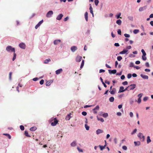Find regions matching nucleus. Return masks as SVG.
<instances>
[{
	"mask_svg": "<svg viewBox=\"0 0 153 153\" xmlns=\"http://www.w3.org/2000/svg\"><path fill=\"white\" fill-rule=\"evenodd\" d=\"M117 115L118 116H120L121 115V113L120 112H117Z\"/></svg>",
	"mask_w": 153,
	"mask_h": 153,
	"instance_id": "69168bd1",
	"label": "nucleus"
},
{
	"mask_svg": "<svg viewBox=\"0 0 153 153\" xmlns=\"http://www.w3.org/2000/svg\"><path fill=\"white\" fill-rule=\"evenodd\" d=\"M136 87L135 84H131L129 86H128L129 87V90H132L134 89Z\"/></svg>",
	"mask_w": 153,
	"mask_h": 153,
	"instance_id": "423d86ee",
	"label": "nucleus"
},
{
	"mask_svg": "<svg viewBox=\"0 0 153 153\" xmlns=\"http://www.w3.org/2000/svg\"><path fill=\"white\" fill-rule=\"evenodd\" d=\"M116 91V90L115 88H114L112 90L110 91V92L111 94H114L115 93Z\"/></svg>",
	"mask_w": 153,
	"mask_h": 153,
	"instance_id": "aec40b11",
	"label": "nucleus"
},
{
	"mask_svg": "<svg viewBox=\"0 0 153 153\" xmlns=\"http://www.w3.org/2000/svg\"><path fill=\"white\" fill-rule=\"evenodd\" d=\"M97 120H99L100 121L102 122H103L104 121V120L102 118H99L98 117H97Z\"/></svg>",
	"mask_w": 153,
	"mask_h": 153,
	"instance_id": "f704fd0d",
	"label": "nucleus"
},
{
	"mask_svg": "<svg viewBox=\"0 0 153 153\" xmlns=\"http://www.w3.org/2000/svg\"><path fill=\"white\" fill-rule=\"evenodd\" d=\"M77 150H78V151L79 152H83L82 149H81L79 147H77Z\"/></svg>",
	"mask_w": 153,
	"mask_h": 153,
	"instance_id": "79ce46f5",
	"label": "nucleus"
},
{
	"mask_svg": "<svg viewBox=\"0 0 153 153\" xmlns=\"http://www.w3.org/2000/svg\"><path fill=\"white\" fill-rule=\"evenodd\" d=\"M25 134L26 136L27 137H30V136L28 134V132L27 131H25Z\"/></svg>",
	"mask_w": 153,
	"mask_h": 153,
	"instance_id": "c756f323",
	"label": "nucleus"
},
{
	"mask_svg": "<svg viewBox=\"0 0 153 153\" xmlns=\"http://www.w3.org/2000/svg\"><path fill=\"white\" fill-rule=\"evenodd\" d=\"M53 12L52 11L50 10L47 13L46 16L47 17H50L53 14Z\"/></svg>",
	"mask_w": 153,
	"mask_h": 153,
	"instance_id": "39448f33",
	"label": "nucleus"
},
{
	"mask_svg": "<svg viewBox=\"0 0 153 153\" xmlns=\"http://www.w3.org/2000/svg\"><path fill=\"white\" fill-rule=\"evenodd\" d=\"M102 116L104 117H106L108 116V114L107 113H104L102 114Z\"/></svg>",
	"mask_w": 153,
	"mask_h": 153,
	"instance_id": "4c0bfd02",
	"label": "nucleus"
},
{
	"mask_svg": "<svg viewBox=\"0 0 153 153\" xmlns=\"http://www.w3.org/2000/svg\"><path fill=\"white\" fill-rule=\"evenodd\" d=\"M76 143L75 141H73L71 144V146L73 147L75 146L76 145Z\"/></svg>",
	"mask_w": 153,
	"mask_h": 153,
	"instance_id": "5701e85b",
	"label": "nucleus"
},
{
	"mask_svg": "<svg viewBox=\"0 0 153 153\" xmlns=\"http://www.w3.org/2000/svg\"><path fill=\"white\" fill-rule=\"evenodd\" d=\"M122 148L123 149L125 150H126L127 149V147L125 146H123L122 147Z\"/></svg>",
	"mask_w": 153,
	"mask_h": 153,
	"instance_id": "bf43d9fd",
	"label": "nucleus"
},
{
	"mask_svg": "<svg viewBox=\"0 0 153 153\" xmlns=\"http://www.w3.org/2000/svg\"><path fill=\"white\" fill-rule=\"evenodd\" d=\"M151 142V140L150 139V137L149 136L147 137V143H149Z\"/></svg>",
	"mask_w": 153,
	"mask_h": 153,
	"instance_id": "bb28decb",
	"label": "nucleus"
},
{
	"mask_svg": "<svg viewBox=\"0 0 153 153\" xmlns=\"http://www.w3.org/2000/svg\"><path fill=\"white\" fill-rule=\"evenodd\" d=\"M94 3H95V5L96 6H97L99 3L98 0H94Z\"/></svg>",
	"mask_w": 153,
	"mask_h": 153,
	"instance_id": "ea45409f",
	"label": "nucleus"
},
{
	"mask_svg": "<svg viewBox=\"0 0 153 153\" xmlns=\"http://www.w3.org/2000/svg\"><path fill=\"white\" fill-rule=\"evenodd\" d=\"M12 72H10L9 74V79L11 80V76L12 75Z\"/></svg>",
	"mask_w": 153,
	"mask_h": 153,
	"instance_id": "a18cd8bd",
	"label": "nucleus"
},
{
	"mask_svg": "<svg viewBox=\"0 0 153 153\" xmlns=\"http://www.w3.org/2000/svg\"><path fill=\"white\" fill-rule=\"evenodd\" d=\"M124 88L123 86H121L120 88V89L119 91V92H123L124 91Z\"/></svg>",
	"mask_w": 153,
	"mask_h": 153,
	"instance_id": "f3484780",
	"label": "nucleus"
},
{
	"mask_svg": "<svg viewBox=\"0 0 153 153\" xmlns=\"http://www.w3.org/2000/svg\"><path fill=\"white\" fill-rule=\"evenodd\" d=\"M77 49V47L76 46H73L71 47V50L73 52H74Z\"/></svg>",
	"mask_w": 153,
	"mask_h": 153,
	"instance_id": "9d476101",
	"label": "nucleus"
},
{
	"mask_svg": "<svg viewBox=\"0 0 153 153\" xmlns=\"http://www.w3.org/2000/svg\"><path fill=\"white\" fill-rule=\"evenodd\" d=\"M117 33L121 35V30L120 29H118L117 31Z\"/></svg>",
	"mask_w": 153,
	"mask_h": 153,
	"instance_id": "13d9d810",
	"label": "nucleus"
},
{
	"mask_svg": "<svg viewBox=\"0 0 153 153\" xmlns=\"http://www.w3.org/2000/svg\"><path fill=\"white\" fill-rule=\"evenodd\" d=\"M145 71L147 72H149L150 71V70L148 69H146L145 70Z\"/></svg>",
	"mask_w": 153,
	"mask_h": 153,
	"instance_id": "774afa93",
	"label": "nucleus"
},
{
	"mask_svg": "<svg viewBox=\"0 0 153 153\" xmlns=\"http://www.w3.org/2000/svg\"><path fill=\"white\" fill-rule=\"evenodd\" d=\"M6 50L8 52H15V50L14 48H13L11 46H8L6 48Z\"/></svg>",
	"mask_w": 153,
	"mask_h": 153,
	"instance_id": "f257e3e1",
	"label": "nucleus"
},
{
	"mask_svg": "<svg viewBox=\"0 0 153 153\" xmlns=\"http://www.w3.org/2000/svg\"><path fill=\"white\" fill-rule=\"evenodd\" d=\"M139 32V30L137 29H135L134 30L133 33L134 34H137Z\"/></svg>",
	"mask_w": 153,
	"mask_h": 153,
	"instance_id": "c9c22d12",
	"label": "nucleus"
},
{
	"mask_svg": "<svg viewBox=\"0 0 153 153\" xmlns=\"http://www.w3.org/2000/svg\"><path fill=\"white\" fill-rule=\"evenodd\" d=\"M124 36L126 37H130V35L127 34V33H125L124 34Z\"/></svg>",
	"mask_w": 153,
	"mask_h": 153,
	"instance_id": "de8ad7c7",
	"label": "nucleus"
},
{
	"mask_svg": "<svg viewBox=\"0 0 153 153\" xmlns=\"http://www.w3.org/2000/svg\"><path fill=\"white\" fill-rule=\"evenodd\" d=\"M100 107L99 105H97L94 109H93V111L94 114L97 113V111L99 109Z\"/></svg>",
	"mask_w": 153,
	"mask_h": 153,
	"instance_id": "7ed1b4c3",
	"label": "nucleus"
},
{
	"mask_svg": "<svg viewBox=\"0 0 153 153\" xmlns=\"http://www.w3.org/2000/svg\"><path fill=\"white\" fill-rule=\"evenodd\" d=\"M51 83L50 81H47L46 83V85L47 86H49L51 85Z\"/></svg>",
	"mask_w": 153,
	"mask_h": 153,
	"instance_id": "72a5a7b5",
	"label": "nucleus"
},
{
	"mask_svg": "<svg viewBox=\"0 0 153 153\" xmlns=\"http://www.w3.org/2000/svg\"><path fill=\"white\" fill-rule=\"evenodd\" d=\"M3 134L7 137L9 139H10L11 138V136L9 134L4 133Z\"/></svg>",
	"mask_w": 153,
	"mask_h": 153,
	"instance_id": "7c9ffc66",
	"label": "nucleus"
},
{
	"mask_svg": "<svg viewBox=\"0 0 153 153\" xmlns=\"http://www.w3.org/2000/svg\"><path fill=\"white\" fill-rule=\"evenodd\" d=\"M148 97H145L143 99V100L144 101H146L147 100H148Z\"/></svg>",
	"mask_w": 153,
	"mask_h": 153,
	"instance_id": "864d4df0",
	"label": "nucleus"
},
{
	"mask_svg": "<svg viewBox=\"0 0 153 153\" xmlns=\"http://www.w3.org/2000/svg\"><path fill=\"white\" fill-rule=\"evenodd\" d=\"M36 129V127H31L30 128V131H35Z\"/></svg>",
	"mask_w": 153,
	"mask_h": 153,
	"instance_id": "393cba45",
	"label": "nucleus"
},
{
	"mask_svg": "<svg viewBox=\"0 0 153 153\" xmlns=\"http://www.w3.org/2000/svg\"><path fill=\"white\" fill-rule=\"evenodd\" d=\"M109 100L110 102H112L114 100V98L113 97H111L109 98Z\"/></svg>",
	"mask_w": 153,
	"mask_h": 153,
	"instance_id": "c85d7f7f",
	"label": "nucleus"
},
{
	"mask_svg": "<svg viewBox=\"0 0 153 153\" xmlns=\"http://www.w3.org/2000/svg\"><path fill=\"white\" fill-rule=\"evenodd\" d=\"M122 84L124 85H126L128 84V82L126 81H125L122 83Z\"/></svg>",
	"mask_w": 153,
	"mask_h": 153,
	"instance_id": "5fc2aeb1",
	"label": "nucleus"
},
{
	"mask_svg": "<svg viewBox=\"0 0 153 153\" xmlns=\"http://www.w3.org/2000/svg\"><path fill=\"white\" fill-rule=\"evenodd\" d=\"M141 52L143 53V55L144 56H146V53L144 49H142L141 50Z\"/></svg>",
	"mask_w": 153,
	"mask_h": 153,
	"instance_id": "e433bc0d",
	"label": "nucleus"
},
{
	"mask_svg": "<svg viewBox=\"0 0 153 153\" xmlns=\"http://www.w3.org/2000/svg\"><path fill=\"white\" fill-rule=\"evenodd\" d=\"M63 16V15L62 14H60L57 16L56 19L57 20H60Z\"/></svg>",
	"mask_w": 153,
	"mask_h": 153,
	"instance_id": "9b49d317",
	"label": "nucleus"
},
{
	"mask_svg": "<svg viewBox=\"0 0 153 153\" xmlns=\"http://www.w3.org/2000/svg\"><path fill=\"white\" fill-rule=\"evenodd\" d=\"M144 9V7H140V8L139 9V11H142Z\"/></svg>",
	"mask_w": 153,
	"mask_h": 153,
	"instance_id": "603ef678",
	"label": "nucleus"
},
{
	"mask_svg": "<svg viewBox=\"0 0 153 153\" xmlns=\"http://www.w3.org/2000/svg\"><path fill=\"white\" fill-rule=\"evenodd\" d=\"M138 137L140 139L142 140V141H143L145 139V137L143 136V134L141 133H139L138 134Z\"/></svg>",
	"mask_w": 153,
	"mask_h": 153,
	"instance_id": "f03ea898",
	"label": "nucleus"
},
{
	"mask_svg": "<svg viewBox=\"0 0 153 153\" xmlns=\"http://www.w3.org/2000/svg\"><path fill=\"white\" fill-rule=\"evenodd\" d=\"M122 59V58L121 56H118L117 57V59L119 61H120Z\"/></svg>",
	"mask_w": 153,
	"mask_h": 153,
	"instance_id": "37998d69",
	"label": "nucleus"
},
{
	"mask_svg": "<svg viewBox=\"0 0 153 153\" xmlns=\"http://www.w3.org/2000/svg\"><path fill=\"white\" fill-rule=\"evenodd\" d=\"M84 60H82L81 64V65L80 66V67L81 69L82 68H83V66H84Z\"/></svg>",
	"mask_w": 153,
	"mask_h": 153,
	"instance_id": "2f4dec72",
	"label": "nucleus"
},
{
	"mask_svg": "<svg viewBox=\"0 0 153 153\" xmlns=\"http://www.w3.org/2000/svg\"><path fill=\"white\" fill-rule=\"evenodd\" d=\"M82 115L84 116H86L87 114V112L85 111L82 112Z\"/></svg>",
	"mask_w": 153,
	"mask_h": 153,
	"instance_id": "09e8293b",
	"label": "nucleus"
},
{
	"mask_svg": "<svg viewBox=\"0 0 153 153\" xmlns=\"http://www.w3.org/2000/svg\"><path fill=\"white\" fill-rule=\"evenodd\" d=\"M85 127L86 130H88L89 129V127L86 124L85 125Z\"/></svg>",
	"mask_w": 153,
	"mask_h": 153,
	"instance_id": "8fccbe9b",
	"label": "nucleus"
},
{
	"mask_svg": "<svg viewBox=\"0 0 153 153\" xmlns=\"http://www.w3.org/2000/svg\"><path fill=\"white\" fill-rule=\"evenodd\" d=\"M131 76H132V75H131V74H129L127 75V78L128 79H130L131 77Z\"/></svg>",
	"mask_w": 153,
	"mask_h": 153,
	"instance_id": "3c124183",
	"label": "nucleus"
},
{
	"mask_svg": "<svg viewBox=\"0 0 153 153\" xmlns=\"http://www.w3.org/2000/svg\"><path fill=\"white\" fill-rule=\"evenodd\" d=\"M140 76L144 79H148L149 78L148 76L144 75L142 74H141Z\"/></svg>",
	"mask_w": 153,
	"mask_h": 153,
	"instance_id": "4468645a",
	"label": "nucleus"
},
{
	"mask_svg": "<svg viewBox=\"0 0 153 153\" xmlns=\"http://www.w3.org/2000/svg\"><path fill=\"white\" fill-rule=\"evenodd\" d=\"M105 71V70L103 69H100V70L99 72L100 73L102 72H104Z\"/></svg>",
	"mask_w": 153,
	"mask_h": 153,
	"instance_id": "e2e57ef3",
	"label": "nucleus"
},
{
	"mask_svg": "<svg viewBox=\"0 0 153 153\" xmlns=\"http://www.w3.org/2000/svg\"><path fill=\"white\" fill-rule=\"evenodd\" d=\"M141 102V99L140 98H139L138 99V100H137V102L138 103H140Z\"/></svg>",
	"mask_w": 153,
	"mask_h": 153,
	"instance_id": "338daca9",
	"label": "nucleus"
},
{
	"mask_svg": "<svg viewBox=\"0 0 153 153\" xmlns=\"http://www.w3.org/2000/svg\"><path fill=\"white\" fill-rule=\"evenodd\" d=\"M122 23L120 19L116 21V23L119 25H120Z\"/></svg>",
	"mask_w": 153,
	"mask_h": 153,
	"instance_id": "a878e982",
	"label": "nucleus"
},
{
	"mask_svg": "<svg viewBox=\"0 0 153 153\" xmlns=\"http://www.w3.org/2000/svg\"><path fill=\"white\" fill-rule=\"evenodd\" d=\"M51 61L50 59H46L44 61V63L45 64L48 63L49 62Z\"/></svg>",
	"mask_w": 153,
	"mask_h": 153,
	"instance_id": "cd10ccee",
	"label": "nucleus"
},
{
	"mask_svg": "<svg viewBox=\"0 0 153 153\" xmlns=\"http://www.w3.org/2000/svg\"><path fill=\"white\" fill-rule=\"evenodd\" d=\"M129 67H134V63L132 62H131L129 64Z\"/></svg>",
	"mask_w": 153,
	"mask_h": 153,
	"instance_id": "49530a36",
	"label": "nucleus"
},
{
	"mask_svg": "<svg viewBox=\"0 0 153 153\" xmlns=\"http://www.w3.org/2000/svg\"><path fill=\"white\" fill-rule=\"evenodd\" d=\"M128 51V50H124L123 51H122L120 52V54H124L126 53Z\"/></svg>",
	"mask_w": 153,
	"mask_h": 153,
	"instance_id": "412c9836",
	"label": "nucleus"
},
{
	"mask_svg": "<svg viewBox=\"0 0 153 153\" xmlns=\"http://www.w3.org/2000/svg\"><path fill=\"white\" fill-rule=\"evenodd\" d=\"M82 59V57L80 56H78L76 58V62H79L81 61Z\"/></svg>",
	"mask_w": 153,
	"mask_h": 153,
	"instance_id": "1a4fd4ad",
	"label": "nucleus"
},
{
	"mask_svg": "<svg viewBox=\"0 0 153 153\" xmlns=\"http://www.w3.org/2000/svg\"><path fill=\"white\" fill-rule=\"evenodd\" d=\"M19 46L21 48L25 49L26 47V45L25 44L23 43H21L19 45Z\"/></svg>",
	"mask_w": 153,
	"mask_h": 153,
	"instance_id": "0eeeda50",
	"label": "nucleus"
},
{
	"mask_svg": "<svg viewBox=\"0 0 153 153\" xmlns=\"http://www.w3.org/2000/svg\"><path fill=\"white\" fill-rule=\"evenodd\" d=\"M105 145L104 146H101L100 145L99 146V147H100V150H101L104 149L105 148Z\"/></svg>",
	"mask_w": 153,
	"mask_h": 153,
	"instance_id": "473e14b6",
	"label": "nucleus"
},
{
	"mask_svg": "<svg viewBox=\"0 0 153 153\" xmlns=\"http://www.w3.org/2000/svg\"><path fill=\"white\" fill-rule=\"evenodd\" d=\"M134 143L135 145V146H139L140 145V141H137V142H136L134 141Z\"/></svg>",
	"mask_w": 153,
	"mask_h": 153,
	"instance_id": "b1692460",
	"label": "nucleus"
},
{
	"mask_svg": "<svg viewBox=\"0 0 153 153\" xmlns=\"http://www.w3.org/2000/svg\"><path fill=\"white\" fill-rule=\"evenodd\" d=\"M61 41L60 39H56L54 41L53 44L55 45H56L59 43L61 42Z\"/></svg>",
	"mask_w": 153,
	"mask_h": 153,
	"instance_id": "f8f14e48",
	"label": "nucleus"
},
{
	"mask_svg": "<svg viewBox=\"0 0 153 153\" xmlns=\"http://www.w3.org/2000/svg\"><path fill=\"white\" fill-rule=\"evenodd\" d=\"M43 20L40 21L38 24L36 25L35 27V28L36 29H37L38 27L41 25L43 23Z\"/></svg>",
	"mask_w": 153,
	"mask_h": 153,
	"instance_id": "6e6552de",
	"label": "nucleus"
},
{
	"mask_svg": "<svg viewBox=\"0 0 153 153\" xmlns=\"http://www.w3.org/2000/svg\"><path fill=\"white\" fill-rule=\"evenodd\" d=\"M20 129L22 131L24 130L25 128L24 126L23 125H21L20 126Z\"/></svg>",
	"mask_w": 153,
	"mask_h": 153,
	"instance_id": "c03bdc74",
	"label": "nucleus"
},
{
	"mask_svg": "<svg viewBox=\"0 0 153 153\" xmlns=\"http://www.w3.org/2000/svg\"><path fill=\"white\" fill-rule=\"evenodd\" d=\"M91 106H92V105H85L84 106V108H87L88 107H91Z\"/></svg>",
	"mask_w": 153,
	"mask_h": 153,
	"instance_id": "052dcab7",
	"label": "nucleus"
},
{
	"mask_svg": "<svg viewBox=\"0 0 153 153\" xmlns=\"http://www.w3.org/2000/svg\"><path fill=\"white\" fill-rule=\"evenodd\" d=\"M145 66L147 67H149V63L148 62H146L145 63Z\"/></svg>",
	"mask_w": 153,
	"mask_h": 153,
	"instance_id": "6e6d98bb",
	"label": "nucleus"
},
{
	"mask_svg": "<svg viewBox=\"0 0 153 153\" xmlns=\"http://www.w3.org/2000/svg\"><path fill=\"white\" fill-rule=\"evenodd\" d=\"M133 113L132 112H130L129 113V115L131 117H132L133 116Z\"/></svg>",
	"mask_w": 153,
	"mask_h": 153,
	"instance_id": "680f3d73",
	"label": "nucleus"
},
{
	"mask_svg": "<svg viewBox=\"0 0 153 153\" xmlns=\"http://www.w3.org/2000/svg\"><path fill=\"white\" fill-rule=\"evenodd\" d=\"M16 54L14 52V53L13 56V61H14L15 59H16Z\"/></svg>",
	"mask_w": 153,
	"mask_h": 153,
	"instance_id": "58836bf2",
	"label": "nucleus"
},
{
	"mask_svg": "<svg viewBox=\"0 0 153 153\" xmlns=\"http://www.w3.org/2000/svg\"><path fill=\"white\" fill-rule=\"evenodd\" d=\"M70 114H68L67 115V116L66 117L65 119L66 120H69L71 118V116H70Z\"/></svg>",
	"mask_w": 153,
	"mask_h": 153,
	"instance_id": "4be33fe9",
	"label": "nucleus"
},
{
	"mask_svg": "<svg viewBox=\"0 0 153 153\" xmlns=\"http://www.w3.org/2000/svg\"><path fill=\"white\" fill-rule=\"evenodd\" d=\"M125 78V76L124 75H122L121 77V79H124Z\"/></svg>",
	"mask_w": 153,
	"mask_h": 153,
	"instance_id": "0e129e2a",
	"label": "nucleus"
},
{
	"mask_svg": "<svg viewBox=\"0 0 153 153\" xmlns=\"http://www.w3.org/2000/svg\"><path fill=\"white\" fill-rule=\"evenodd\" d=\"M103 132V131L101 129H98L96 131V134H99Z\"/></svg>",
	"mask_w": 153,
	"mask_h": 153,
	"instance_id": "dca6fc26",
	"label": "nucleus"
},
{
	"mask_svg": "<svg viewBox=\"0 0 153 153\" xmlns=\"http://www.w3.org/2000/svg\"><path fill=\"white\" fill-rule=\"evenodd\" d=\"M85 18L87 22L88 21V14L87 12H86L85 13Z\"/></svg>",
	"mask_w": 153,
	"mask_h": 153,
	"instance_id": "a211bd4d",
	"label": "nucleus"
},
{
	"mask_svg": "<svg viewBox=\"0 0 153 153\" xmlns=\"http://www.w3.org/2000/svg\"><path fill=\"white\" fill-rule=\"evenodd\" d=\"M54 121L51 123V125L53 126L56 125L58 122V121L56 120V118H54Z\"/></svg>",
	"mask_w": 153,
	"mask_h": 153,
	"instance_id": "20e7f679",
	"label": "nucleus"
},
{
	"mask_svg": "<svg viewBox=\"0 0 153 153\" xmlns=\"http://www.w3.org/2000/svg\"><path fill=\"white\" fill-rule=\"evenodd\" d=\"M90 7L89 8V10H90V13L92 14L93 16H94V14H93V8H92V7H91V4H90Z\"/></svg>",
	"mask_w": 153,
	"mask_h": 153,
	"instance_id": "6ab92c4d",
	"label": "nucleus"
},
{
	"mask_svg": "<svg viewBox=\"0 0 153 153\" xmlns=\"http://www.w3.org/2000/svg\"><path fill=\"white\" fill-rule=\"evenodd\" d=\"M44 82V80L43 79H42L40 82V84L41 85H42Z\"/></svg>",
	"mask_w": 153,
	"mask_h": 153,
	"instance_id": "4d7b16f0",
	"label": "nucleus"
},
{
	"mask_svg": "<svg viewBox=\"0 0 153 153\" xmlns=\"http://www.w3.org/2000/svg\"><path fill=\"white\" fill-rule=\"evenodd\" d=\"M108 72L109 74H115L117 72V71L116 70L114 69L112 70H109Z\"/></svg>",
	"mask_w": 153,
	"mask_h": 153,
	"instance_id": "ddd939ff",
	"label": "nucleus"
},
{
	"mask_svg": "<svg viewBox=\"0 0 153 153\" xmlns=\"http://www.w3.org/2000/svg\"><path fill=\"white\" fill-rule=\"evenodd\" d=\"M62 71V69L61 68L59 69H58L56 70V74H59L61 73Z\"/></svg>",
	"mask_w": 153,
	"mask_h": 153,
	"instance_id": "2eb2a0df",
	"label": "nucleus"
},
{
	"mask_svg": "<svg viewBox=\"0 0 153 153\" xmlns=\"http://www.w3.org/2000/svg\"><path fill=\"white\" fill-rule=\"evenodd\" d=\"M142 59L144 61H145L146 60V56H144L143 55L142 56Z\"/></svg>",
	"mask_w": 153,
	"mask_h": 153,
	"instance_id": "a19ab883",
	"label": "nucleus"
}]
</instances>
